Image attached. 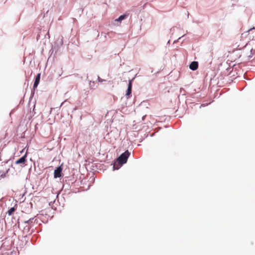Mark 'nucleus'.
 Wrapping results in <instances>:
<instances>
[{"instance_id":"obj_1","label":"nucleus","mask_w":255,"mask_h":255,"mask_svg":"<svg viewBox=\"0 0 255 255\" xmlns=\"http://www.w3.org/2000/svg\"><path fill=\"white\" fill-rule=\"evenodd\" d=\"M130 154V152L128 150L122 153L117 159L118 163L115 162L113 164V169L118 170L123 164L126 163Z\"/></svg>"},{"instance_id":"obj_2","label":"nucleus","mask_w":255,"mask_h":255,"mask_svg":"<svg viewBox=\"0 0 255 255\" xmlns=\"http://www.w3.org/2000/svg\"><path fill=\"white\" fill-rule=\"evenodd\" d=\"M132 80H129L128 86V89L126 91V96L128 99L131 96L132 91Z\"/></svg>"},{"instance_id":"obj_3","label":"nucleus","mask_w":255,"mask_h":255,"mask_svg":"<svg viewBox=\"0 0 255 255\" xmlns=\"http://www.w3.org/2000/svg\"><path fill=\"white\" fill-rule=\"evenodd\" d=\"M62 167L61 166H59L54 170V177L55 178H59L61 176Z\"/></svg>"},{"instance_id":"obj_4","label":"nucleus","mask_w":255,"mask_h":255,"mask_svg":"<svg viewBox=\"0 0 255 255\" xmlns=\"http://www.w3.org/2000/svg\"><path fill=\"white\" fill-rule=\"evenodd\" d=\"M26 154L24 155L23 156H22V157L19 158L18 160H17L15 161V163L16 164H21L22 165H21V166H22V167L24 166V163L26 161Z\"/></svg>"},{"instance_id":"obj_5","label":"nucleus","mask_w":255,"mask_h":255,"mask_svg":"<svg viewBox=\"0 0 255 255\" xmlns=\"http://www.w3.org/2000/svg\"><path fill=\"white\" fill-rule=\"evenodd\" d=\"M40 79V74L39 73L36 75L34 84H33V89L34 90H35L37 87V86L39 83Z\"/></svg>"},{"instance_id":"obj_6","label":"nucleus","mask_w":255,"mask_h":255,"mask_svg":"<svg viewBox=\"0 0 255 255\" xmlns=\"http://www.w3.org/2000/svg\"><path fill=\"white\" fill-rule=\"evenodd\" d=\"M198 67V63L197 61H193L192 62L190 65H189V68L192 70H196L197 69Z\"/></svg>"},{"instance_id":"obj_7","label":"nucleus","mask_w":255,"mask_h":255,"mask_svg":"<svg viewBox=\"0 0 255 255\" xmlns=\"http://www.w3.org/2000/svg\"><path fill=\"white\" fill-rule=\"evenodd\" d=\"M127 16L128 15L126 14L121 15L118 17V18L115 19V21L116 22L121 21L122 20H124L126 17H127Z\"/></svg>"},{"instance_id":"obj_8","label":"nucleus","mask_w":255,"mask_h":255,"mask_svg":"<svg viewBox=\"0 0 255 255\" xmlns=\"http://www.w3.org/2000/svg\"><path fill=\"white\" fill-rule=\"evenodd\" d=\"M15 211V209L14 207L10 208L8 211H7V214L8 216H11L12 213Z\"/></svg>"},{"instance_id":"obj_9","label":"nucleus","mask_w":255,"mask_h":255,"mask_svg":"<svg viewBox=\"0 0 255 255\" xmlns=\"http://www.w3.org/2000/svg\"><path fill=\"white\" fill-rule=\"evenodd\" d=\"M35 220H36V219H35L34 218H30V219H29L28 220L24 221V223L28 224H30L32 223L34 221L35 222Z\"/></svg>"},{"instance_id":"obj_10","label":"nucleus","mask_w":255,"mask_h":255,"mask_svg":"<svg viewBox=\"0 0 255 255\" xmlns=\"http://www.w3.org/2000/svg\"><path fill=\"white\" fill-rule=\"evenodd\" d=\"M98 80L99 82H102L105 81V80L101 79L99 76H98Z\"/></svg>"},{"instance_id":"obj_11","label":"nucleus","mask_w":255,"mask_h":255,"mask_svg":"<svg viewBox=\"0 0 255 255\" xmlns=\"http://www.w3.org/2000/svg\"><path fill=\"white\" fill-rule=\"evenodd\" d=\"M65 101H64V102L62 103L60 106H62V105L63 104V103L65 102Z\"/></svg>"},{"instance_id":"obj_12","label":"nucleus","mask_w":255,"mask_h":255,"mask_svg":"<svg viewBox=\"0 0 255 255\" xmlns=\"http://www.w3.org/2000/svg\"><path fill=\"white\" fill-rule=\"evenodd\" d=\"M144 117H145V116H143V117H142V120H143L144 119Z\"/></svg>"},{"instance_id":"obj_13","label":"nucleus","mask_w":255,"mask_h":255,"mask_svg":"<svg viewBox=\"0 0 255 255\" xmlns=\"http://www.w3.org/2000/svg\"><path fill=\"white\" fill-rule=\"evenodd\" d=\"M61 44H62V40H61Z\"/></svg>"},{"instance_id":"obj_14","label":"nucleus","mask_w":255,"mask_h":255,"mask_svg":"<svg viewBox=\"0 0 255 255\" xmlns=\"http://www.w3.org/2000/svg\"><path fill=\"white\" fill-rule=\"evenodd\" d=\"M181 37H179L178 40H179V39H181Z\"/></svg>"},{"instance_id":"obj_15","label":"nucleus","mask_w":255,"mask_h":255,"mask_svg":"<svg viewBox=\"0 0 255 255\" xmlns=\"http://www.w3.org/2000/svg\"><path fill=\"white\" fill-rule=\"evenodd\" d=\"M252 29V28H251V29H250L249 30V31H250V30H251Z\"/></svg>"}]
</instances>
